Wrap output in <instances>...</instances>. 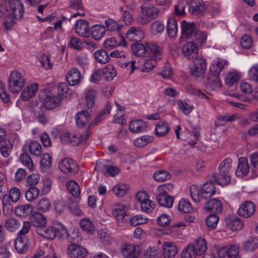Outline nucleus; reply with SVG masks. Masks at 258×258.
Masks as SVG:
<instances>
[{
  "label": "nucleus",
  "instance_id": "1",
  "mask_svg": "<svg viewBox=\"0 0 258 258\" xmlns=\"http://www.w3.org/2000/svg\"><path fill=\"white\" fill-rule=\"evenodd\" d=\"M141 13L137 19L138 23L141 25H145L153 20L157 18L159 10L153 6L141 7Z\"/></svg>",
  "mask_w": 258,
  "mask_h": 258
},
{
  "label": "nucleus",
  "instance_id": "2",
  "mask_svg": "<svg viewBox=\"0 0 258 258\" xmlns=\"http://www.w3.org/2000/svg\"><path fill=\"white\" fill-rule=\"evenodd\" d=\"M25 84V79L22 74L15 71L10 74L8 80V89L13 93H18Z\"/></svg>",
  "mask_w": 258,
  "mask_h": 258
},
{
  "label": "nucleus",
  "instance_id": "3",
  "mask_svg": "<svg viewBox=\"0 0 258 258\" xmlns=\"http://www.w3.org/2000/svg\"><path fill=\"white\" fill-rule=\"evenodd\" d=\"M189 69L192 76L196 78H203L207 69L205 60L201 57L195 58Z\"/></svg>",
  "mask_w": 258,
  "mask_h": 258
},
{
  "label": "nucleus",
  "instance_id": "4",
  "mask_svg": "<svg viewBox=\"0 0 258 258\" xmlns=\"http://www.w3.org/2000/svg\"><path fill=\"white\" fill-rule=\"evenodd\" d=\"M67 251L71 258H85L88 252L86 248L74 242L68 245Z\"/></svg>",
  "mask_w": 258,
  "mask_h": 258
},
{
  "label": "nucleus",
  "instance_id": "5",
  "mask_svg": "<svg viewBox=\"0 0 258 258\" xmlns=\"http://www.w3.org/2000/svg\"><path fill=\"white\" fill-rule=\"evenodd\" d=\"M60 170L66 174L74 175L78 171V165L73 160L70 158H64L59 163Z\"/></svg>",
  "mask_w": 258,
  "mask_h": 258
},
{
  "label": "nucleus",
  "instance_id": "6",
  "mask_svg": "<svg viewBox=\"0 0 258 258\" xmlns=\"http://www.w3.org/2000/svg\"><path fill=\"white\" fill-rule=\"evenodd\" d=\"M255 209L256 207L254 203L250 201H246L240 205L237 214L241 217L249 218L254 213Z\"/></svg>",
  "mask_w": 258,
  "mask_h": 258
},
{
  "label": "nucleus",
  "instance_id": "7",
  "mask_svg": "<svg viewBox=\"0 0 258 258\" xmlns=\"http://www.w3.org/2000/svg\"><path fill=\"white\" fill-rule=\"evenodd\" d=\"M136 198L140 203L141 209L144 212L150 213L155 208L154 203L147 198L145 192H139L136 195Z\"/></svg>",
  "mask_w": 258,
  "mask_h": 258
},
{
  "label": "nucleus",
  "instance_id": "8",
  "mask_svg": "<svg viewBox=\"0 0 258 258\" xmlns=\"http://www.w3.org/2000/svg\"><path fill=\"white\" fill-rule=\"evenodd\" d=\"M126 37L131 41H140L144 37V33L141 27L133 26L126 32Z\"/></svg>",
  "mask_w": 258,
  "mask_h": 258
},
{
  "label": "nucleus",
  "instance_id": "9",
  "mask_svg": "<svg viewBox=\"0 0 258 258\" xmlns=\"http://www.w3.org/2000/svg\"><path fill=\"white\" fill-rule=\"evenodd\" d=\"M227 227L233 231L241 230L243 226V222L241 219L234 215L228 216L225 218Z\"/></svg>",
  "mask_w": 258,
  "mask_h": 258
},
{
  "label": "nucleus",
  "instance_id": "10",
  "mask_svg": "<svg viewBox=\"0 0 258 258\" xmlns=\"http://www.w3.org/2000/svg\"><path fill=\"white\" fill-rule=\"evenodd\" d=\"M119 45H122L123 46H126V42L124 37L119 33L118 40H116L114 37H111L106 39L103 43L104 47L107 50H110Z\"/></svg>",
  "mask_w": 258,
  "mask_h": 258
},
{
  "label": "nucleus",
  "instance_id": "11",
  "mask_svg": "<svg viewBox=\"0 0 258 258\" xmlns=\"http://www.w3.org/2000/svg\"><path fill=\"white\" fill-rule=\"evenodd\" d=\"M198 31L193 23H188L183 21L181 24V33L183 36L187 39H192Z\"/></svg>",
  "mask_w": 258,
  "mask_h": 258
},
{
  "label": "nucleus",
  "instance_id": "12",
  "mask_svg": "<svg viewBox=\"0 0 258 258\" xmlns=\"http://www.w3.org/2000/svg\"><path fill=\"white\" fill-rule=\"evenodd\" d=\"M182 54L188 58L194 59L198 57V49L197 45L194 41H190L186 43L182 47Z\"/></svg>",
  "mask_w": 258,
  "mask_h": 258
},
{
  "label": "nucleus",
  "instance_id": "13",
  "mask_svg": "<svg viewBox=\"0 0 258 258\" xmlns=\"http://www.w3.org/2000/svg\"><path fill=\"white\" fill-rule=\"evenodd\" d=\"M75 31L81 36L88 37L90 34L89 22L83 19L77 21L76 24Z\"/></svg>",
  "mask_w": 258,
  "mask_h": 258
},
{
  "label": "nucleus",
  "instance_id": "14",
  "mask_svg": "<svg viewBox=\"0 0 258 258\" xmlns=\"http://www.w3.org/2000/svg\"><path fill=\"white\" fill-rule=\"evenodd\" d=\"M10 5L12 13L16 19H21L23 17V5L20 0H11Z\"/></svg>",
  "mask_w": 258,
  "mask_h": 258
},
{
  "label": "nucleus",
  "instance_id": "15",
  "mask_svg": "<svg viewBox=\"0 0 258 258\" xmlns=\"http://www.w3.org/2000/svg\"><path fill=\"white\" fill-rule=\"evenodd\" d=\"M249 171V167L247 159L245 157H240L238 159V164L235 171L237 177H243L247 174Z\"/></svg>",
  "mask_w": 258,
  "mask_h": 258
},
{
  "label": "nucleus",
  "instance_id": "16",
  "mask_svg": "<svg viewBox=\"0 0 258 258\" xmlns=\"http://www.w3.org/2000/svg\"><path fill=\"white\" fill-rule=\"evenodd\" d=\"M189 11L195 15H203L205 8L202 0H192L188 7Z\"/></svg>",
  "mask_w": 258,
  "mask_h": 258
},
{
  "label": "nucleus",
  "instance_id": "17",
  "mask_svg": "<svg viewBox=\"0 0 258 258\" xmlns=\"http://www.w3.org/2000/svg\"><path fill=\"white\" fill-rule=\"evenodd\" d=\"M205 211H213L219 213L222 211V206L221 202L217 199H212L208 201L204 207Z\"/></svg>",
  "mask_w": 258,
  "mask_h": 258
},
{
  "label": "nucleus",
  "instance_id": "18",
  "mask_svg": "<svg viewBox=\"0 0 258 258\" xmlns=\"http://www.w3.org/2000/svg\"><path fill=\"white\" fill-rule=\"evenodd\" d=\"M61 101V98L59 96L47 95L43 99V104L44 108L47 110L54 109Z\"/></svg>",
  "mask_w": 258,
  "mask_h": 258
},
{
  "label": "nucleus",
  "instance_id": "19",
  "mask_svg": "<svg viewBox=\"0 0 258 258\" xmlns=\"http://www.w3.org/2000/svg\"><path fill=\"white\" fill-rule=\"evenodd\" d=\"M57 222H55L53 223L52 225L46 228L43 232H40L39 229L36 230V232L38 234L43 236L46 239L53 240L57 236Z\"/></svg>",
  "mask_w": 258,
  "mask_h": 258
},
{
  "label": "nucleus",
  "instance_id": "20",
  "mask_svg": "<svg viewBox=\"0 0 258 258\" xmlns=\"http://www.w3.org/2000/svg\"><path fill=\"white\" fill-rule=\"evenodd\" d=\"M91 119V115L89 111L82 110L76 115V122L78 127L82 128Z\"/></svg>",
  "mask_w": 258,
  "mask_h": 258
},
{
  "label": "nucleus",
  "instance_id": "21",
  "mask_svg": "<svg viewBox=\"0 0 258 258\" xmlns=\"http://www.w3.org/2000/svg\"><path fill=\"white\" fill-rule=\"evenodd\" d=\"M215 192V184L213 182H206L203 184L201 188L200 197L207 199L213 196Z\"/></svg>",
  "mask_w": 258,
  "mask_h": 258
},
{
  "label": "nucleus",
  "instance_id": "22",
  "mask_svg": "<svg viewBox=\"0 0 258 258\" xmlns=\"http://www.w3.org/2000/svg\"><path fill=\"white\" fill-rule=\"evenodd\" d=\"M121 253L126 258H137L139 255V251L135 245L132 244L123 245L121 248Z\"/></svg>",
  "mask_w": 258,
  "mask_h": 258
},
{
  "label": "nucleus",
  "instance_id": "23",
  "mask_svg": "<svg viewBox=\"0 0 258 258\" xmlns=\"http://www.w3.org/2000/svg\"><path fill=\"white\" fill-rule=\"evenodd\" d=\"M162 252L165 258H170L177 254V248L173 243L166 242L162 245Z\"/></svg>",
  "mask_w": 258,
  "mask_h": 258
},
{
  "label": "nucleus",
  "instance_id": "24",
  "mask_svg": "<svg viewBox=\"0 0 258 258\" xmlns=\"http://www.w3.org/2000/svg\"><path fill=\"white\" fill-rule=\"evenodd\" d=\"M111 109V103L109 102H106L104 108L99 112L95 118L90 123L89 125H90L91 126V125L93 124H96L100 122L110 113Z\"/></svg>",
  "mask_w": 258,
  "mask_h": 258
},
{
  "label": "nucleus",
  "instance_id": "25",
  "mask_svg": "<svg viewBox=\"0 0 258 258\" xmlns=\"http://www.w3.org/2000/svg\"><path fill=\"white\" fill-rule=\"evenodd\" d=\"M80 78L81 74L76 68L70 70L66 76V80L70 86H75L78 84Z\"/></svg>",
  "mask_w": 258,
  "mask_h": 258
},
{
  "label": "nucleus",
  "instance_id": "26",
  "mask_svg": "<svg viewBox=\"0 0 258 258\" xmlns=\"http://www.w3.org/2000/svg\"><path fill=\"white\" fill-rule=\"evenodd\" d=\"M38 86L37 84H31L24 89L21 95V98L23 101H28L37 92Z\"/></svg>",
  "mask_w": 258,
  "mask_h": 258
},
{
  "label": "nucleus",
  "instance_id": "27",
  "mask_svg": "<svg viewBox=\"0 0 258 258\" xmlns=\"http://www.w3.org/2000/svg\"><path fill=\"white\" fill-rule=\"evenodd\" d=\"M228 62L225 59H217L215 64H213L210 68V70L213 72L214 75L219 76L220 72L228 66Z\"/></svg>",
  "mask_w": 258,
  "mask_h": 258
},
{
  "label": "nucleus",
  "instance_id": "28",
  "mask_svg": "<svg viewBox=\"0 0 258 258\" xmlns=\"http://www.w3.org/2000/svg\"><path fill=\"white\" fill-rule=\"evenodd\" d=\"M106 28L101 25H94L91 27L92 37L96 40H100L105 35Z\"/></svg>",
  "mask_w": 258,
  "mask_h": 258
},
{
  "label": "nucleus",
  "instance_id": "29",
  "mask_svg": "<svg viewBox=\"0 0 258 258\" xmlns=\"http://www.w3.org/2000/svg\"><path fill=\"white\" fill-rule=\"evenodd\" d=\"M15 247L18 252L23 253L27 250L28 246L25 236H19L15 241Z\"/></svg>",
  "mask_w": 258,
  "mask_h": 258
},
{
  "label": "nucleus",
  "instance_id": "30",
  "mask_svg": "<svg viewBox=\"0 0 258 258\" xmlns=\"http://www.w3.org/2000/svg\"><path fill=\"white\" fill-rule=\"evenodd\" d=\"M146 123L142 120H136L131 121L129 125L130 131L135 133H140L146 130Z\"/></svg>",
  "mask_w": 258,
  "mask_h": 258
},
{
  "label": "nucleus",
  "instance_id": "31",
  "mask_svg": "<svg viewBox=\"0 0 258 258\" xmlns=\"http://www.w3.org/2000/svg\"><path fill=\"white\" fill-rule=\"evenodd\" d=\"M32 211L33 207L31 205L25 204L16 207L15 212L19 217H25L29 216Z\"/></svg>",
  "mask_w": 258,
  "mask_h": 258
},
{
  "label": "nucleus",
  "instance_id": "32",
  "mask_svg": "<svg viewBox=\"0 0 258 258\" xmlns=\"http://www.w3.org/2000/svg\"><path fill=\"white\" fill-rule=\"evenodd\" d=\"M31 221L34 226L38 228L44 227L47 222L45 217L38 212H36L32 216Z\"/></svg>",
  "mask_w": 258,
  "mask_h": 258
},
{
  "label": "nucleus",
  "instance_id": "33",
  "mask_svg": "<svg viewBox=\"0 0 258 258\" xmlns=\"http://www.w3.org/2000/svg\"><path fill=\"white\" fill-rule=\"evenodd\" d=\"M94 57L96 61L101 64H105L110 60V56L106 50L99 49L94 53Z\"/></svg>",
  "mask_w": 258,
  "mask_h": 258
},
{
  "label": "nucleus",
  "instance_id": "34",
  "mask_svg": "<svg viewBox=\"0 0 258 258\" xmlns=\"http://www.w3.org/2000/svg\"><path fill=\"white\" fill-rule=\"evenodd\" d=\"M157 199L161 206L168 208L172 207L174 201L173 197L163 193L159 194L157 197Z\"/></svg>",
  "mask_w": 258,
  "mask_h": 258
},
{
  "label": "nucleus",
  "instance_id": "35",
  "mask_svg": "<svg viewBox=\"0 0 258 258\" xmlns=\"http://www.w3.org/2000/svg\"><path fill=\"white\" fill-rule=\"evenodd\" d=\"M113 215L120 222L128 221L130 219V216L126 214L124 208L121 207L114 209L113 211Z\"/></svg>",
  "mask_w": 258,
  "mask_h": 258
},
{
  "label": "nucleus",
  "instance_id": "36",
  "mask_svg": "<svg viewBox=\"0 0 258 258\" xmlns=\"http://www.w3.org/2000/svg\"><path fill=\"white\" fill-rule=\"evenodd\" d=\"M216 182L220 185H226L231 181V177L229 174L219 172V173L214 176Z\"/></svg>",
  "mask_w": 258,
  "mask_h": 258
},
{
  "label": "nucleus",
  "instance_id": "37",
  "mask_svg": "<svg viewBox=\"0 0 258 258\" xmlns=\"http://www.w3.org/2000/svg\"><path fill=\"white\" fill-rule=\"evenodd\" d=\"M147 50H150L152 54V56L155 59H160L162 57V52L161 48L156 43H151L147 44Z\"/></svg>",
  "mask_w": 258,
  "mask_h": 258
},
{
  "label": "nucleus",
  "instance_id": "38",
  "mask_svg": "<svg viewBox=\"0 0 258 258\" xmlns=\"http://www.w3.org/2000/svg\"><path fill=\"white\" fill-rule=\"evenodd\" d=\"M169 127L166 122H159L155 128V135L158 137L164 136L167 134Z\"/></svg>",
  "mask_w": 258,
  "mask_h": 258
},
{
  "label": "nucleus",
  "instance_id": "39",
  "mask_svg": "<svg viewBox=\"0 0 258 258\" xmlns=\"http://www.w3.org/2000/svg\"><path fill=\"white\" fill-rule=\"evenodd\" d=\"M171 177V174L167 170H159L154 172V179L159 182H163L169 180Z\"/></svg>",
  "mask_w": 258,
  "mask_h": 258
},
{
  "label": "nucleus",
  "instance_id": "40",
  "mask_svg": "<svg viewBox=\"0 0 258 258\" xmlns=\"http://www.w3.org/2000/svg\"><path fill=\"white\" fill-rule=\"evenodd\" d=\"M167 30L170 38H174L177 36V23L175 19L171 18L168 20Z\"/></svg>",
  "mask_w": 258,
  "mask_h": 258
},
{
  "label": "nucleus",
  "instance_id": "41",
  "mask_svg": "<svg viewBox=\"0 0 258 258\" xmlns=\"http://www.w3.org/2000/svg\"><path fill=\"white\" fill-rule=\"evenodd\" d=\"M66 186L69 191L74 197L78 198L80 196V187L76 182L73 180H69L67 181Z\"/></svg>",
  "mask_w": 258,
  "mask_h": 258
},
{
  "label": "nucleus",
  "instance_id": "42",
  "mask_svg": "<svg viewBox=\"0 0 258 258\" xmlns=\"http://www.w3.org/2000/svg\"><path fill=\"white\" fill-rule=\"evenodd\" d=\"M198 255L203 254L207 249L206 240L203 238L197 239L195 245H192Z\"/></svg>",
  "mask_w": 258,
  "mask_h": 258
},
{
  "label": "nucleus",
  "instance_id": "43",
  "mask_svg": "<svg viewBox=\"0 0 258 258\" xmlns=\"http://www.w3.org/2000/svg\"><path fill=\"white\" fill-rule=\"evenodd\" d=\"M91 126L89 125L83 133L78 134L77 140H73L74 145H78L85 143L91 135Z\"/></svg>",
  "mask_w": 258,
  "mask_h": 258
},
{
  "label": "nucleus",
  "instance_id": "44",
  "mask_svg": "<svg viewBox=\"0 0 258 258\" xmlns=\"http://www.w3.org/2000/svg\"><path fill=\"white\" fill-rule=\"evenodd\" d=\"M86 94V105L88 108H91L94 105V99L96 96L97 92L94 89H87Z\"/></svg>",
  "mask_w": 258,
  "mask_h": 258
},
{
  "label": "nucleus",
  "instance_id": "45",
  "mask_svg": "<svg viewBox=\"0 0 258 258\" xmlns=\"http://www.w3.org/2000/svg\"><path fill=\"white\" fill-rule=\"evenodd\" d=\"M30 153L36 157L40 156L42 154V147L40 143L36 141H31L29 145Z\"/></svg>",
  "mask_w": 258,
  "mask_h": 258
},
{
  "label": "nucleus",
  "instance_id": "46",
  "mask_svg": "<svg viewBox=\"0 0 258 258\" xmlns=\"http://www.w3.org/2000/svg\"><path fill=\"white\" fill-rule=\"evenodd\" d=\"M219 76L214 75L210 77L208 82L207 87L211 90H218L221 87V82L219 79Z\"/></svg>",
  "mask_w": 258,
  "mask_h": 258
},
{
  "label": "nucleus",
  "instance_id": "47",
  "mask_svg": "<svg viewBox=\"0 0 258 258\" xmlns=\"http://www.w3.org/2000/svg\"><path fill=\"white\" fill-rule=\"evenodd\" d=\"M257 239L250 238L243 243V247L245 251L251 252L257 248Z\"/></svg>",
  "mask_w": 258,
  "mask_h": 258
},
{
  "label": "nucleus",
  "instance_id": "48",
  "mask_svg": "<svg viewBox=\"0 0 258 258\" xmlns=\"http://www.w3.org/2000/svg\"><path fill=\"white\" fill-rule=\"evenodd\" d=\"M103 75L108 81H111L116 76L117 73L114 67L110 64H107L104 71Z\"/></svg>",
  "mask_w": 258,
  "mask_h": 258
},
{
  "label": "nucleus",
  "instance_id": "49",
  "mask_svg": "<svg viewBox=\"0 0 258 258\" xmlns=\"http://www.w3.org/2000/svg\"><path fill=\"white\" fill-rule=\"evenodd\" d=\"M164 28V24L159 21L153 22L150 26V31L154 35L162 33Z\"/></svg>",
  "mask_w": 258,
  "mask_h": 258
},
{
  "label": "nucleus",
  "instance_id": "50",
  "mask_svg": "<svg viewBox=\"0 0 258 258\" xmlns=\"http://www.w3.org/2000/svg\"><path fill=\"white\" fill-rule=\"evenodd\" d=\"M185 90L188 93L197 95L202 99L205 98L208 100L209 98L206 94L203 92L201 90L195 88L190 84H187L185 86Z\"/></svg>",
  "mask_w": 258,
  "mask_h": 258
},
{
  "label": "nucleus",
  "instance_id": "51",
  "mask_svg": "<svg viewBox=\"0 0 258 258\" xmlns=\"http://www.w3.org/2000/svg\"><path fill=\"white\" fill-rule=\"evenodd\" d=\"M39 194V190L36 187H30L25 191V196L28 201L31 202L35 200Z\"/></svg>",
  "mask_w": 258,
  "mask_h": 258
},
{
  "label": "nucleus",
  "instance_id": "52",
  "mask_svg": "<svg viewBox=\"0 0 258 258\" xmlns=\"http://www.w3.org/2000/svg\"><path fill=\"white\" fill-rule=\"evenodd\" d=\"M178 208L179 211L185 213H190L193 211L191 204L188 201L183 199L179 202Z\"/></svg>",
  "mask_w": 258,
  "mask_h": 258
},
{
  "label": "nucleus",
  "instance_id": "53",
  "mask_svg": "<svg viewBox=\"0 0 258 258\" xmlns=\"http://www.w3.org/2000/svg\"><path fill=\"white\" fill-rule=\"evenodd\" d=\"M131 48L135 55L142 56L147 51V48L142 43H135L132 44Z\"/></svg>",
  "mask_w": 258,
  "mask_h": 258
},
{
  "label": "nucleus",
  "instance_id": "54",
  "mask_svg": "<svg viewBox=\"0 0 258 258\" xmlns=\"http://www.w3.org/2000/svg\"><path fill=\"white\" fill-rule=\"evenodd\" d=\"M80 225L82 230L87 233H92L94 230V226L89 219L84 218L80 221Z\"/></svg>",
  "mask_w": 258,
  "mask_h": 258
},
{
  "label": "nucleus",
  "instance_id": "55",
  "mask_svg": "<svg viewBox=\"0 0 258 258\" xmlns=\"http://www.w3.org/2000/svg\"><path fill=\"white\" fill-rule=\"evenodd\" d=\"M128 188L129 186L127 184H118L113 188L112 191L116 196L120 197L126 193Z\"/></svg>",
  "mask_w": 258,
  "mask_h": 258
},
{
  "label": "nucleus",
  "instance_id": "56",
  "mask_svg": "<svg viewBox=\"0 0 258 258\" xmlns=\"http://www.w3.org/2000/svg\"><path fill=\"white\" fill-rule=\"evenodd\" d=\"M20 224L16 218H9L5 223V227L10 231H13L19 228Z\"/></svg>",
  "mask_w": 258,
  "mask_h": 258
},
{
  "label": "nucleus",
  "instance_id": "57",
  "mask_svg": "<svg viewBox=\"0 0 258 258\" xmlns=\"http://www.w3.org/2000/svg\"><path fill=\"white\" fill-rule=\"evenodd\" d=\"M188 3V0H179L174 7V13L177 16H182L185 14L184 9Z\"/></svg>",
  "mask_w": 258,
  "mask_h": 258
},
{
  "label": "nucleus",
  "instance_id": "58",
  "mask_svg": "<svg viewBox=\"0 0 258 258\" xmlns=\"http://www.w3.org/2000/svg\"><path fill=\"white\" fill-rule=\"evenodd\" d=\"M12 149L10 141H6L0 144V152L3 156L7 157L9 156Z\"/></svg>",
  "mask_w": 258,
  "mask_h": 258
},
{
  "label": "nucleus",
  "instance_id": "59",
  "mask_svg": "<svg viewBox=\"0 0 258 258\" xmlns=\"http://www.w3.org/2000/svg\"><path fill=\"white\" fill-rule=\"evenodd\" d=\"M232 160L230 158H226L222 161L219 164V170L223 173L229 174L231 169Z\"/></svg>",
  "mask_w": 258,
  "mask_h": 258
},
{
  "label": "nucleus",
  "instance_id": "60",
  "mask_svg": "<svg viewBox=\"0 0 258 258\" xmlns=\"http://www.w3.org/2000/svg\"><path fill=\"white\" fill-rule=\"evenodd\" d=\"M50 207V203L47 199L42 198L40 200L37 205V209L41 212H45L48 211Z\"/></svg>",
  "mask_w": 258,
  "mask_h": 258
},
{
  "label": "nucleus",
  "instance_id": "61",
  "mask_svg": "<svg viewBox=\"0 0 258 258\" xmlns=\"http://www.w3.org/2000/svg\"><path fill=\"white\" fill-rule=\"evenodd\" d=\"M57 235L60 239H66L69 238V233L66 227L61 223L57 222Z\"/></svg>",
  "mask_w": 258,
  "mask_h": 258
},
{
  "label": "nucleus",
  "instance_id": "62",
  "mask_svg": "<svg viewBox=\"0 0 258 258\" xmlns=\"http://www.w3.org/2000/svg\"><path fill=\"white\" fill-rule=\"evenodd\" d=\"M198 254L192 245H189L181 253V258H196Z\"/></svg>",
  "mask_w": 258,
  "mask_h": 258
},
{
  "label": "nucleus",
  "instance_id": "63",
  "mask_svg": "<svg viewBox=\"0 0 258 258\" xmlns=\"http://www.w3.org/2000/svg\"><path fill=\"white\" fill-rule=\"evenodd\" d=\"M189 194L191 199L195 203H199L203 199L200 197L199 188L195 184L191 185L189 188Z\"/></svg>",
  "mask_w": 258,
  "mask_h": 258
},
{
  "label": "nucleus",
  "instance_id": "64",
  "mask_svg": "<svg viewBox=\"0 0 258 258\" xmlns=\"http://www.w3.org/2000/svg\"><path fill=\"white\" fill-rule=\"evenodd\" d=\"M239 75L235 72H231L227 75L225 78V83L227 85L231 86L239 80Z\"/></svg>",
  "mask_w": 258,
  "mask_h": 258
}]
</instances>
